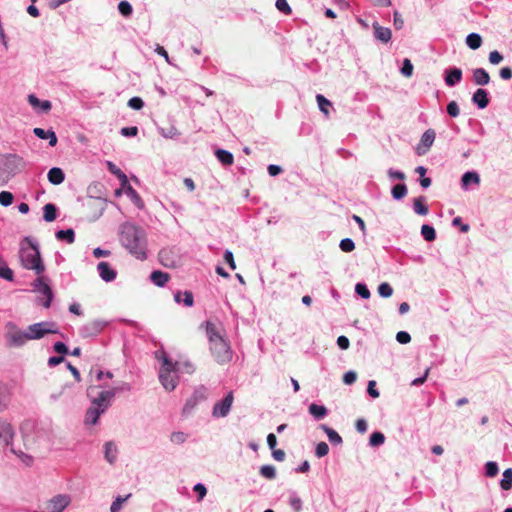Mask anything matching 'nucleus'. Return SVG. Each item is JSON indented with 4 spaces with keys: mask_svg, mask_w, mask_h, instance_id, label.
<instances>
[{
    "mask_svg": "<svg viewBox=\"0 0 512 512\" xmlns=\"http://www.w3.org/2000/svg\"><path fill=\"white\" fill-rule=\"evenodd\" d=\"M121 244L139 260L146 259V234L144 230L132 223H123L119 229Z\"/></svg>",
    "mask_w": 512,
    "mask_h": 512,
    "instance_id": "obj_1",
    "label": "nucleus"
},
{
    "mask_svg": "<svg viewBox=\"0 0 512 512\" xmlns=\"http://www.w3.org/2000/svg\"><path fill=\"white\" fill-rule=\"evenodd\" d=\"M24 167L23 159L16 154L0 155V186L6 185Z\"/></svg>",
    "mask_w": 512,
    "mask_h": 512,
    "instance_id": "obj_2",
    "label": "nucleus"
},
{
    "mask_svg": "<svg viewBox=\"0 0 512 512\" xmlns=\"http://www.w3.org/2000/svg\"><path fill=\"white\" fill-rule=\"evenodd\" d=\"M4 338L8 347H21L32 340V324L22 331L14 322H8L5 325Z\"/></svg>",
    "mask_w": 512,
    "mask_h": 512,
    "instance_id": "obj_3",
    "label": "nucleus"
},
{
    "mask_svg": "<svg viewBox=\"0 0 512 512\" xmlns=\"http://www.w3.org/2000/svg\"><path fill=\"white\" fill-rule=\"evenodd\" d=\"M159 379L167 391H172L176 388L177 377L174 374V364L166 357L163 359V364L159 372Z\"/></svg>",
    "mask_w": 512,
    "mask_h": 512,
    "instance_id": "obj_4",
    "label": "nucleus"
},
{
    "mask_svg": "<svg viewBox=\"0 0 512 512\" xmlns=\"http://www.w3.org/2000/svg\"><path fill=\"white\" fill-rule=\"evenodd\" d=\"M210 351L219 364H226L232 360V351L225 338L211 344Z\"/></svg>",
    "mask_w": 512,
    "mask_h": 512,
    "instance_id": "obj_5",
    "label": "nucleus"
},
{
    "mask_svg": "<svg viewBox=\"0 0 512 512\" xmlns=\"http://www.w3.org/2000/svg\"><path fill=\"white\" fill-rule=\"evenodd\" d=\"M34 292L39 294L37 297L38 302L45 308H49L53 299V292L44 277H39L34 281Z\"/></svg>",
    "mask_w": 512,
    "mask_h": 512,
    "instance_id": "obj_6",
    "label": "nucleus"
},
{
    "mask_svg": "<svg viewBox=\"0 0 512 512\" xmlns=\"http://www.w3.org/2000/svg\"><path fill=\"white\" fill-rule=\"evenodd\" d=\"M19 260L24 268L32 270V236L30 235L25 236L20 242Z\"/></svg>",
    "mask_w": 512,
    "mask_h": 512,
    "instance_id": "obj_7",
    "label": "nucleus"
},
{
    "mask_svg": "<svg viewBox=\"0 0 512 512\" xmlns=\"http://www.w3.org/2000/svg\"><path fill=\"white\" fill-rule=\"evenodd\" d=\"M207 389L203 386L197 388L190 398L187 399L182 413L185 416H189L198 404L202 403L207 399Z\"/></svg>",
    "mask_w": 512,
    "mask_h": 512,
    "instance_id": "obj_8",
    "label": "nucleus"
},
{
    "mask_svg": "<svg viewBox=\"0 0 512 512\" xmlns=\"http://www.w3.org/2000/svg\"><path fill=\"white\" fill-rule=\"evenodd\" d=\"M233 401H234V395H233V392L230 391L225 396L224 399H222L221 401L215 403V405L213 407V410H212L213 417H215V418L226 417L229 414V412H230V409L232 407Z\"/></svg>",
    "mask_w": 512,
    "mask_h": 512,
    "instance_id": "obj_9",
    "label": "nucleus"
},
{
    "mask_svg": "<svg viewBox=\"0 0 512 512\" xmlns=\"http://www.w3.org/2000/svg\"><path fill=\"white\" fill-rule=\"evenodd\" d=\"M200 328L205 330L209 345L224 339L223 331L220 326H217L212 321H206L201 324Z\"/></svg>",
    "mask_w": 512,
    "mask_h": 512,
    "instance_id": "obj_10",
    "label": "nucleus"
},
{
    "mask_svg": "<svg viewBox=\"0 0 512 512\" xmlns=\"http://www.w3.org/2000/svg\"><path fill=\"white\" fill-rule=\"evenodd\" d=\"M435 137V131L433 129H427L423 133L419 144L415 148L416 154L419 156L425 155L433 145Z\"/></svg>",
    "mask_w": 512,
    "mask_h": 512,
    "instance_id": "obj_11",
    "label": "nucleus"
},
{
    "mask_svg": "<svg viewBox=\"0 0 512 512\" xmlns=\"http://www.w3.org/2000/svg\"><path fill=\"white\" fill-rule=\"evenodd\" d=\"M57 332H58V327L53 322H42V323L34 324V339H40L45 334H49V333L54 334Z\"/></svg>",
    "mask_w": 512,
    "mask_h": 512,
    "instance_id": "obj_12",
    "label": "nucleus"
},
{
    "mask_svg": "<svg viewBox=\"0 0 512 512\" xmlns=\"http://www.w3.org/2000/svg\"><path fill=\"white\" fill-rule=\"evenodd\" d=\"M13 436L14 431L11 424L0 419V444H3L5 447L10 446Z\"/></svg>",
    "mask_w": 512,
    "mask_h": 512,
    "instance_id": "obj_13",
    "label": "nucleus"
},
{
    "mask_svg": "<svg viewBox=\"0 0 512 512\" xmlns=\"http://www.w3.org/2000/svg\"><path fill=\"white\" fill-rule=\"evenodd\" d=\"M105 326V323L100 320H92L86 323L82 328V335L85 337L97 335Z\"/></svg>",
    "mask_w": 512,
    "mask_h": 512,
    "instance_id": "obj_14",
    "label": "nucleus"
},
{
    "mask_svg": "<svg viewBox=\"0 0 512 512\" xmlns=\"http://www.w3.org/2000/svg\"><path fill=\"white\" fill-rule=\"evenodd\" d=\"M97 270L99 272L100 277L106 282L113 281L117 276L116 271L111 268L108 262L105 261L98 263Z\"/></svg>",
    "mask_w": 512,
    "mask_h": 512,
    "instance_id": "obj_15",
    "label": "nucleus"
},
{
    "mask_svg": "<svg viewBox=\"0 0 512 512\" xmlns=\"http://www.w3.org/2000/svg\"><path fill=\"white\" fill-rule=\"evenodd\" d=\"M114 395V390L102 391L99 396L94 399L93 403L103 412L107 408L110 400L114 397Z\"/></svg>",
    "mask_w": 512,
    "mask_h": 512,
    "instance_id": "obj_16",
    "label": "nucleus"
},
{
    "mask_svg": "<svg viewBox=\"0 0 512 512\" xmlns=\"http://www.w3.org/2000/svg\"><path fill=\"white\" fill-rule=\"evenodd\" d=\"M374 36L376 39L383 43H387L390 41L392 32L389 28L383 27L378 23L373 24Z\"/></svg>",
    "mask_w": 512,
    "mask_h": 512,
    "instance_id": "obj_17",
    "label": "nucleus"
},
{
    "mask_svg": "<svg viewBox=\"0 0 512 512\" xmlns=\"http://www.w3.org/2000/svg\"><path fill=\"white\" fill-rule=\"evenodd\" d=\"M34 135L40 139L48 140L51 147H54L57 144V136L51 129L44 130L42 128H34Z\"/></svg>",
    "mask_w": 512,
    "mask_h": 512,
    "instance_id": "obj_18",
    "label": "nucleus"
},
{
    "mask_svg": "<svg viewBox=\"0 0 512 512\" xmlns=\"http://www.w3.org/2000/svg\"><path fill=\"white\" fill-rule=\"evenodd\" d=\"M473 103H475L480 109H484L489 104V98L487 91L485 89L479 88L473 94L472 97Z\"/></svg>",
    "mask_w": 512,
    "mask_h": 512,
    "instance_id": "obj_19",
    "label": "nucleus"
},
{
    "mask_svg": "<svg viewBox=\"0 0 512 512\" xmlns=\"http://www.w3.org/2000/svg\"><path fill=\"white\" fill-rule=\"evenodd\" d=\"M473 81L476 85H487L490 82V75L485 69L477 68L473 71Z\"/></svg>",
    "mask_w": 512,
    "mask_h": 512,
    "instance_id": "obj_20",
    "label": "nucleus"
},
{
    "mask_svg": "<svg viewBox=\"0 0 512 512\" xmlns=\"http://www.w3.org/2000/svg\"><path fill=\"white\" fill-rule=\"evenodd\" d=\"M462 79V70L459 68H452L446 71L445 83L448 86H454L456 83L460 82Z\"/></svg>",
    "mask_w": 512,
    "mask_h": 512,
    "instance_id": "obj_21",
    "label": "nucleus"
},
{
    "mask_svg": "<svg viewBox=\"0 0 512 512\" xmlns=\"http://www.w3.org/2000/svg\"><path fill=\"white\" fill-rule=\"evenodd\" d=\"M64 178V172L58 167L51 168L48 172V180L54 185L61 184L64 181Z\"/></svg>",
    "mask_w": 512,
    "mask_h": 512,
    "instance_id": "obj_22",
    "label": "nucleus"
},
{
    "mask_svg": "<svg viewBox=\"0 0 512 512\" xmlns=\"http://www.w3.org/2000/svg\"><path fill=\"white\" fill-rule=\"evenodd\" d=\"M169 278L168 273L159 270L153 271L150 275L151 281L159 287L164 286L168 282Z\"/></svg>",
    "mask_w": 512,
    "mask_h": 512,
    "instance_id": "obj_23",
    "label": "nucleus"
},
{
    "mask_svg": "<svg viewBox=\"0 0 512 512\" xmlns=\"http://www.w3.org/2000/svg\"><path fill=\"white\" fill-rule=\"evenodd\" d=\"M426 199L424 196H419L413 201V208L416 214L427 215L429 212L428 206L425 203Z\"/></svg>",
    "mask_w": 512,
    "mask_h": 512,
    "instance_id": "obj_24",
    "label": "nucleus"
},
{
    "mask_svg": "<svg viewBox=\"0 0 512 512\" xmlns=\"http://www.w3.org/2000/svg\"><path fill=\"white\" fill-rule=\"evenodd\" d=\"M108 170L117 176V178L120 180L121 185L125 187L128 185V178L127 176L121 171L119 167H117L113 162L108 161L107 162Z\"/></svg>",
    "mask_w": 512,
    "mask_h": 512,
    "instance_id": "obj_25",
    "label": "nucleus"
},
{
    "mask_svg": "<svg viewBox=\"0 0 512 512\" xmlns=\"http://www.w3.org/2000/svg\"><path fill=\"white\" fill-rule=\"evenodd\" d=\"M215 154L223 165H232L234 162V157L229 151L218 149Z\"/></svg>",
    "mask_w": 512,
    "mask_h": 512,
    "instance_id": "obj_26",
    "label": "nucleus"
},
{
    "mask_svg": "<svg viewBox=\"0 0 512 512\" xmlns=\"http://www.w3.org/2000/svg\"><path fill=\"white\" fill-rule=\"evenodd\" d=\"M44 214L43 218L47 222H52L57 217V208L54 204L48 203L43 208Z\"/></svg>",
    "mask_w": 512,
    "mask_h": 512,
    "instance_id": "obj_27",
    "label": "nucleus"
},
{
    "mask_svg": "<svg viewBox=\"0 0 512 512\" xmlns=\"http://www.w3.org/2000/svg\"><path fill=\"white\" fill-rule=\"evenodd\" d=\"M0 278L7 280V281H13L14 273L13 271L8 267L7 263L3 261L0 258Z\"/></svg>",
    "mask_w": 512,
    "mask_h": 512,
    "instance_id": "obj_28",
    "label": "nucleus"
},
{
    "mask_svg": "<svg viewBox=\"0 0 512 512\" xmlns=\"http://www.w3.org/2000/svg\"><path fill=\"white\" fill-rule=\"evenodd\" d=\"M466 44L469 46V48L476 50L481 46L482 38L477 33H471L466 37Z\"/></svg>",
    "mask_w": 512,
    "mask_h": 512,
    "instance_id": "obj_29",
    "label": "nucleus"
},
{
    "mask_svg": "<svg viewBox=\"0 0 512 512\" xmlns=\"http://www.w3.org/2000/svg\"><path fill=\"white\" fill-rule=\"evenodd\" d=\"M56 238L58 240H65L67 243L71 244L75 240L74 230L73 229L59 230L56 233Z\"/></svg>",
    "mask_w": 512,
    "mask_h": 512,
    "instance_id": "obj_30",
    "label": "nucleus"
},
{
    "mask_svg": "<svg viewBox=\"0 0 512 512\" xmlns=\"http://www.w3.org/2000/svg\"><path fill=\"white\" fill-rule=\"evenodd\" d=\"M316 100H317V103H318V106H319V109L321 110V112H323L326 116H328L330 113L329 108L332 107V103L321 94H318L316 96Z\"/></svg>",
    "mask_w": 512,
    "mask_h": 512,
    "instance_id": "obj_31",
    "label": "nucleus"
},
{
    "mask_svg": "<svg viewBox=\"0 0 512 512\" xmlns=\"http://www.w3.org/2000/svg\"><path fill=\"white\" fill-rule=\"evenodd\" d=\"M322 429L325 431L329 441L332 444H337L338 445V444L342 443V437L335 430H333L332 428H329L326 425H323Z\"/></svg>",
    "mask_w": 512,
    "mask_h": 512,
    "instance_id": "obj_32",
    "label": "nucleus"
},
{
    "mask_svg": "<svg viewBox=\"0 0 512 512\" xmlns=\"http://www.w3.org/2000/svg\"><path fill=\"white\" fill-rule=\"evenodd\" d=\"M503 490H510L512 487V468H508L503 472V479L500 482Z\"/></svg>",
    "mask_w": 512,
    "mask_h": 512,
    "instance_id": "obj_33",
    "label": "nucleus"
},
{
    "mask_svg": "<svg viewBox=\"0 0 512 512\" xmlns=\"http://www.w3.org/2000/svg\"><path fill=\"white\" fill-rule=\"evenodd\" d=\"M309 412L317 419L323 418L327 414V409L325 406L317 405L312 403L309 406Z\"/></svg>",
    "mask_w": 512,
    "mask_h": 512,
    "instance_id": "obj_34",
    "label": "nucleus"
},
{
    "mask_svg": "<svg viewBox=\"0 0 512 512\" xmlns=\"http://www.w3.org/2000/svg\"><path fill=\"white\" fill-rule=\"evenodd\" d=\"M117 448L112 442L105 444V458L109 463H113L116 459Z\"/></svg>",
    "mask_w": 512,
    "mask_h": 512,
    "instance_id": "obj_35",
    "label": "nucleus"
},
{
    "mask_svg": "<svg viewBox=\"0 0 512 512\" xmlns=\"http://www.w3.org/2000/svg\"><path fill=\"white\" fill-rule=\"evenodd\" d=\"M421 234H422L423 238L428 242H432L436 238L435 229L432 226L427 225V224H425L421 227Z\"/></svg>",
    "mask_w": 512,
    "mask_h": 512,
    "instance_id": "obj_36",
    "label": "nucleus"
},
{
    "mask_svg": "<svg viewBox=\"0 0 512 512\" xmlns=\"http://www.w3.org/2000/svg\"><path fill=\"white\" fill-rule=\"evenodd\" d=\"M480 182L479 175L476 172H466L462 176V185L468 186L470 183L478 184Z\"/></svg>",
    "mask_w": 512,
    "mask_h": 512,
    "instance_id": "obj_37",
    "label": "nucleus"
},
{
    "mask_svg": "<svg viewBox=\"0 0 512 512\" xmlns=\"http://www.w3.org/2000/svg\"><path fill=\"white\" fill-rule=\"evenodd\" d=\"M101 412L102 411L99 408L88 409L86 413V422L93 425L96 424Z\"/></svg>",
    "mask_w": 512,
    "mask_h": 512,
    "instance_id": "obj_38",
    "label": "nucleus"
},
{
    "mask_svg": "<svg viewBox=\"0 0 512 512\" xmlns=\"http://www.w3.org/2000/svg\"><path fill=\"white\" fill-rule=\"evenodd\" d=\"M125 187L127 195L131 197V199L138 207L142 208L143 202L137 191L134 188H132L129 184L126 185Z\"/></svg>",
    "mask_w": 512,
    "mask_h": 512,
    "instance_id": "obj_39",
    "label": "nucleus"
},
{
    "mask_svg": "<svg viewBox=\"0 0 512 512\" xmlns=\"http://www.w3.org/2000/svg\"><path fill=\"white\" fill-rule=\"evenodd\" d=\"M391 192L392 196L395 199L399 200L405 197V195L407 194V187L405 184H397L392 188Z\"/></svg>",
    "mask_w": 512,
    "mask_h": 512,
    "instance_id": "obj_40",
    "label": "nucleus"
},
{
    "mask_svg": "<svg viewBox=\"0 0 512 512\" xmlns=\"http://www.w3.org/2000/svg\"><path fill=\"white\" fill-rule=\"evenodd\" d=\"M45 270L44 264L40 258V253L34 246V271L37 274H41Z\"/></svg>",
    "mask_w": 512,
    "mask_h": 512,
    "instance_id": "obj_41",
    "label": "nucleus"
},
{
    "mask_svg": "<svg viewBox=\"0 0 512 512\" xmlns=\"http://www.w3.org/2000/svg\"><path fill=\"white\" fill-rule=\"evenodd\" d=\"M14 196L9 191H1L0 192V205L3 207H8L13 203Z\"/></svg>",
    "mask_w": 512,
    "mask_h": 512,
    "instance_id": "obj_42",
    "label": "nucleus"
},
{
    "mask_svg": "<svg viewBox=\"0 0 512 512\" xmlns=\"http://www.w3.org/2000/svg\"><path fill=\"white\" fill-rule=\"evenodd\" d=\"M118 10L124 17H129L133 12L131 4L125 0L118 4Z\"/></svg>",
    "mask_w": 512,
    "mask_h": 512,
    "instance_id": "obj_43",
    "label": "nucleus"
},
{
    "mask_svg": "<svg viewBox=\"0 0 512 512\" xmlns=\"http://www.w3.org/2000/svg\"><path fill=\"white\" fill-rule=\"evenodd\" d=\"M385 441V436L383 433L381 432H373L370 436V440H369V443L371 446H379L381 444H383Z\"/></svg>",
    "mask_w": 512,
    "mask_h": 512,
    "instance_id": "obj_44",
    "label": "nucleus"
},
{
    "mask_svg": "<svg viewBox=\"0 0 512 512\" xmlns=\"http://www.w3.org/2000/svg\"><path fill=\"white\" fill-rule=\"evenodd\" d=\"M260 474L267 479H274L276 476V470L271 465H264L260 468Z\"/></svg>",
    "mask_w": 512,
    "mask_h": 512,
    "instance_id": "obj_45",
    "label": "nucleus"
},
{
    "mask_svg": "<svg viewBox=\"0 0 512 512\" xmlns=\"http://www.w3.org/2000/svg\"><path fill=\"white\" fill-rule=\"evenodd\" d=\"M339 247L343 252L348 253L352 252L355 249V243L353 242L352 239L345 238L340 241Z\"/></svg>",
    "mask_w": 512,
    "mask_h": 512,
    "instance_id": "obj_46",
    "label": "nucleus"
},
{
    "mask_svg": "<svg viewBox=\"0 0 512 512\" xmlns=\"http://www.w3.org/2000/svg\"><path fill=\"white\" fill-rule=\"evenodd\" d=\"M378 293L380 294V296L388 298V297L392 296L393 289L390 286V284L384 282L378 286Z\"/></svg>",
    "mask_w": 512,
    "mask_h": 512,
    "instance_id": "obj_47",
    "label": "nucleus"
},
{
    "mask_svg": "<svg viewBox=\"0 0 512 512\" xmlns=\"http://www.w3.org/2000/svg\"><path fill=\"white\" fill-rule=\"evenodd\" d=\"M39 107L43 112L48 113L51 110V102L48 100H40L34 96V108Z\"/></svg>",
    "mask_w": 512,
    "mask_h": 512,
    "instance_id": "obj_48",
    "label": "nucleus"
},
{
    "mask_svg": "<svg viewBox=\"0 0 512 512\" xmlns=\"http://www.w3.org/2000/svg\"><path fill=\"white\" fill-rule=\"evenodd\" d=\"M276 8L285 15H290L292 13V9L287 0H276Z\"/></svg>",
    "mask_w": 512,
    "mask_h": 512,
    "instance_id": "obj_49",
    "label": "nucleus"
},
{
    "mask_svg": "<svg viewBox=\"0 0 512 512\" xmlns=\"http://www.w3.org/2000/svg\"><path fill=\"white\" fill-rule=\"evenodd\" d=\"M401 73L403 76L410 78L413 74V65L409 59H404L403 66L401 69Z\"/></svg>",
    "mask_w": 512,
    "mask_h": 512,
    "instance_id": "obj_50",
    "label": "nucleus"
},
{
    "mask_svg": "<svg viewBox=\"0 0 512 512\" xmlns=\"http://www.w3.org/2000/svg\"><path fill=\"white\" fill-rule=\"evenodd\" d=\"M329 446L326 442H320L317 444L315 449V454L317 457L321 458L328 454Z\"/></svg>",
    "mask_w": 512,
    "mask_h": 512,
    "instance_id": "obj_51",
    "label": "nucleus"
},
{
    "mask_svg": "<svg viewBox=\"0 0 512 512\" xmlns=\"http://www.w3.org/2000/svg\"><path fill=\"white\" fill-rule=\"evenodd\" d=\"M7 402L6 387L0 382V412L6 409Z\"/></svg>",
    "mask_w": 512,
    "mask_h": 512,
    "instance_id": "obj_52",
    "label": "nucleus"
},
{
    "mask_svg": "<svg viewBox=\"0 0 512 512\" xmlns=\"http://www.w3.org/2000/svg\"><path fill=\"white\" fill-rule=\"evenodd\" d=\"M355 291L358 295H360L364 299H368L370 297V291L365 284H362V283L356 284Z\"/></svg>",
    "mask_w": 512,
    "mask_h": 512,
    "instance_id": "obj_53",
    "label": "nucleus"
},
{
    "mask_svg": "<svg viewBox=\"0 0 512 512\" xmlns=\"http://www.w3.org/2000/svg\"><path fill=\"white\" fill-rule=\"evenodd\" d=\"M130 497V494H128L127 496L125 497H121V496H118L115 501L112 503L111 505V512H118L121 507H122V504Z\"/></svg>",
    "mask_w": 512,
    "mask_h": 512,
    "instance_id": "obj_54",
    "label": "nucleus"
},
{
    "mask_svg": "<svg viewBox=\"0 0 512 512\" xmlns=\"http://www.w3.org/2000/svg\"><path fill=\"white\" fill-rule=\"evenodd\" d=\"M498 466L495 462L489 461L486 463V475L488 477H495L498 474Z\"/></svg>",
    "mask_w": 512,
    "mask_h": 512,
    "instance_id": "obj_55",
    "label": "nucleus"
},
{
    "mask_svg": "<svg viewBox=\"0 0 512 512\" xmlns=\"http://www.w3.org/2000/svg\"><path fill=\"white\" fill-rule=\"evenodd\" d=\"M447 113L451 116V117H457L460 113V110H459V106L457 104L456 101H451L448 105H447Z\"/></svg>",
    "mask_w": 512,
    "mask_h": 512,
    "instance_id": "obj_56",
    "label": "nucleus"
},
{
    "mask_svg": "<svg viewBox=\"0 0 512 512\" xmlns=\"http://www.w3.org/2000/svg\"><path fill=\"white\" fill-rule=\"evenodd\" d=\"M128 106L135 110H140L144 106V102L140 97H133L128 101Z\"/></svg>",
    "mask_w": 512,
    "mask_h": 512,
    "instance_id": "obj_57",
    "label": "nucleus"
},
{
    "mask_svg": "<svg viewBox=\"0 0 512 512\" xmlns=\"http://www.w3.org/2000/svg\"><path fill=\"white\" fill-rule=\"evenodd\" d=\"M170 440L175 444H182L186 440V435L183 432H173Z\"/></svg>",
    "mask_w": 512,
    "mask_h": 512,
    "instance_id": "obj_58",
    "label": "nucleus"
},
{
    "mask_svg": "<svg viewBox=\"0 0 512 512\" xmlns=\"http://www.w3.org/2000/svg\"><path fill=\"white\" fill-rule=\"evenodd\" d=\"M357 379V374L354 371H348L343 376V382L347 385L353 384Z\"/></svg>",
    "mask_w": 512,
    "mask_h": 512,
    "instance_id": "obj_59",
    "label": "nucleus"
},
{
    "mask_svg": "<svg viewBox=\"0 0 512 512\" xmlns=\"http://www.w3.org/2000/svg\"><path fill=\"white\" fill-rule=\"evenodd\" d=\"M396 339L401 344H407L411 341V336L405 331H400L396 335Z\"/></svg>",
    "mask_w": 512,
    "mask_h": 512,
    "instance_id": "obj_60",
    "label": "nucleus"
},
{
    "mask_svg": "<svg viewBox=\"0 0 512 512\" xmlns=\"http://www.w3.org/2000/svg\"><path fill=\"white\" fill-rule=\"evenodd\" d=\"M503 60V56L498 51H492L489 54V61L493 65L499 64Z\"/></svg>",
    "mask_w": 512,
    "mask_h": 512,
    "instance_id": "obj_61",
    "label": "nucleus"
},
{
    "mask_svg": "<svg viewBox=\"0 0 512 512\" xmlns=\"http://www.w3.org/2000/svg\"><path fill=\"white\" fill-rule=\"evenodd\" d=\"M121 134L125 137H132L138 134V128L136 126L124 127L121 129Z\"/></svg>",
    "mask_w": 512,
    "mask_h": 512,
    "instance_id": "obj_62",
    "label": "nucleus"
},
{
    "mask_svg": "<svg viewBox=\"0 0 512 512\" xmlns=\"http://www.w3.org/2000/svg\"><path fill=\"white\" fill-rule=\"evenodd\" d=\"M224 260L225 262L229 265V267L231 269H236V264H235V261H234V256H233V253L229 250H227L225 253H224Z\"/></svg>",
    "mask_w": 512,
    "mask_h": 512,
    "instance_id": "obj_63",
    "label": "nucleus"
},
{
    "mask_svg": "<svg viewBox=\"0 0 512 512\" xmlns=\"http://www.w3.org/2000/svg\"><path fill=\"white\" fill-rule=\"evenodd\" d=\"M194 491L198 494L199 501L202 500L207 493L206 487L201 483H198L194 486Z\"/></svg>",
    "mask_w": 512,
    "mask_h": 512,
    "instance_id": "obj_64",
    "label": "nucleus"
}]
</instances>
